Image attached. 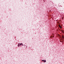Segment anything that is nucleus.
Segmentation results:
<instances>
[{
    "label": "nucleus",
    "mask_w": 64,
    "mask_h": 64,
    "mask_svg": "<svg viewBox=\"0 0 64 64\" xmlns=\"http://www.w3.org/2000/svg\"><path fill=\"white\" fill-rule=\"evenodd\" d=\"M22 44H18V47H19L20 46H21V45Z\"/></svg>",
    "instance_id": "nucleus-1"
},
{
    "label": "nucleus",
    "mask_w": 64,
    "mask_h": 64,
    "mask_svg": "<svg viewBox=\"0 0 64 64\" xmlns=\"http://www.w3.org/2000/svg\"><path fill=\"white\" fill-rule=\"evenodd\" d=\"M42 61H44V62H46V60H42Z\"/></svg>",
    "instance_id": "nucleus-2"
},
{
    "label": "nucleus",
    "mask_w": 64,
    "mask_h": 64,
    "mask_svg": "<svg viewBox=\"0 0 64 64\" xmlns=\"http://www.w3.org/2000/svg\"><path fill=\"white\" fill-rule=\"evenodd\" d=\"M59 27H60V28H61V26H60V25L59 26Z\"/></svg>",
    "instance_id": "nucleus-3"
},
{
    "label": "nucleus",
    "mask_w": 64,
    "mask_h": 64,
    "mask_svg": "<svg viewBox=\"0 0 64 64\" xmlns=\"http://www.w3.org/2000/svg\"><path fill=\"white\" fill-rule=\"evenodd\" d=\"M62 32H63V33H64V31H63H63H62Z\"/></svg>",
    "instance_id": "nucleus-4"
}]
</instances>
